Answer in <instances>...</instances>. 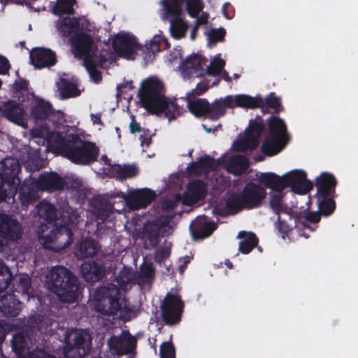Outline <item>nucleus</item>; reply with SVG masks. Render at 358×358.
I'll return each instance as SVG.
<instances>
[{"mask_svg": "<svg viewBox=\"0 0 358 358\" xmlns=\"http://www.w3.org/2000/svg\"><path fill=\"white\" fill-rule=\"evenodd\" d=\"M178 203V200L167 199L162 202V208L164 211L174 210Z\"/></svg>", "mask_w": 358, "mask_h": 358, "instance_id": "e2e57ef3", "label": "nucleus"}, {"mask_svg": "<svg viewBox=\"0 0 358 358\" xmlns=\"http://www.w3.org/2000/svg\"><path fill=\"white\" fill-rule=\"evenodd\" d=\"M12 279L13 275L10 268L0 261V293L8 287Z\"/></svg>", "mask_w": 358, "mask_h": 358, "instance_id": "de8ad7c7", "label": "nucleus"}, {"mask_svg": "<svg viewBox=\"0 0 358 358\" xmlns=\"http://www.w3.org/2000/svg\"><path fill=\"white\" fill-rule=\"evenodd\" d=\"M160 358H176V349L171 341L164 342L159 348Z\"/></svg>", "mask_w": 358, "mask_h": 358, "instance_id": "3c124183", "label": "nucleus"}, {"mask_svg": "<svg viewBox=\"0 0 358 358\" xmlns=\"http://www.w3.org/2000/svg\"><path fill=\"white\" fill-rule=\"evenodd\" d=\"M237 237L243 239L239 243L238 248L239 251L243 254L250 253L259 243L258 238L253 232L241 231L238 233Z\"/></svg>", "mask_w": 358, "mask_h": 358, "instance_id": "72a5a7b5", "label": "nucleus"}, {"mask_svg": "<svg viewBox=\"0 0 358 358\" xmlns=\"http://www.w3.org/2000/svg\"><path fill=\"white\" fill-rule=\"evenodd\" d=\"M259 108L263 112L264 110H271L270 113L273 114H278L283 109L280 97L278 96L275 92H270L264 99H262V104Z\"/></svg>", "mask_w": 358, "mask_h": 358, "instance_id": "4c0bfd02", "label": "nucleus"}, {"mask_svg": "<svg viewBox=\"0 0 358 358\" xmlns=\"http://www.w3.org/2000/svg\"><path fill=\"white\" fill-rule=\"evenodd\" d=\"M266 194L264 187L249 182L240 193L232 195L227 200L226 206L230 213L235 215L245 209L251 210L260 207Z\"/></svg>", "mask_w": 358, "mask_h": 358, "instance_id": "0eeeda50", "label": "nucleus"}, {"mask_svg": "<svg viewBox=\"0 0 358 358\" xmlns=\"http://www.w3.org/2000/svg\"><path fill=\"white\" fill-rule=\"evenodd\" d=\"M164 85L157 79L147 78L141 82L138 97L142 106L150 113L164 114L169 120H175L180 114V107L164 94Z\"/></svg>", "mask_w": 358, "mask_h": 358, "instance_id": "20e7f679", "label": "nucleus"}, {"mask_svg": "<svg viewBox=\"0 0 358 358\" xmlns=\"http://www.w3.org/2000/svg\"><path fill=\"white\" fill-rule=\"evenodd\" d=\"M206 195V187L204 182L201 180L190 182L185 193V199L192 203L203 199Z\"/></svg>", "mask_w": 358, "mask_h": 358, "instance_id": "c85d7f7f", "label": "nucleus"}, {"mask_svg": "<svg viewBox=\"0 0 358 358\" xmlns=\"http://www.w3.org/2000/svg\"><path fill=\"white\" fill-rule=\"evenodd\" d=\"M29 82L22 78L16 80L13 85V93L18 95L19 93L27 92L29 90Z\"/></svg>", "mask_w": 358, "mask_h": 358, "instance_id": "6e6d98bb", "label": "nucleus"}, {"mask_svg": "<svg viewBox=\"0 0 358 358\" xmlns=\"http://www.w3.org/2000/svg\"><path fill=\"white\" fill-rule=\"evenodd\" d=\"M189 111L196 117H201L205 115L208 117L209 102L206 99H197L189 101L187 104Z\"/></svg>", "mask_w": 358, "mask_h": 358, "instance_id": "58836bf2", "label": "nucleus"}, {"mask_svg": "<svg viewBox=\"0 0 358 358\" xmlns=\"http://www.w3.org/2000/svg\"><path fill=\"white\" fill-rule=\"evenodd\" d=\"M249 167V160L243 155H235L230 158L227 164V171L234 176L243 175Z\"/></svg>", "mask_w": 358, "mask_h": 358, "instance_id": "473e14b6", "label": "nucleus"}, {"mask_svg": "<svg viewBox=\"0 0 358 358\" xmlns=\"http://www.w3.org/2000/svg\"><path fill=\"white\" fill-rule=\"evenodd\" d=\"M131 280L130 269L124 266L115 278L117 285L107 283L97 287L94 294L96 311L103 316L118 315L120 318L128 320L131 309L127 306L124 298H122L120 289H125Z\"/></svg>", "mask_w": 358, "mask_h": 358, "instance_id": "f257e3e1", "label": "nucleus"}, {"mask_svg": "<svg viewBox=\"0 0 358 358\" xmlns=\"http://www.w3.org/2000/svg\"><path fill=\"white\" fill-rule=\"evenodd\" d=\"M99 250V244L93 238H87L76 243L74 253L78 259H84L94 257Z\"/></svg>", "mask_w": 358, "mask_h": 358, "instance_id": "393cba45", "label": "nucleus"}, {"mask_svg": "<svg viewBox=\"0 0 358 358\" xmlns=\"http://www.w3.org/2000/svg\"><path fill=\"white\" fill-rule=\"evenodd\" d=\"M259 144L255 139H252L251 137L245 134L243 139L237 141L234 143V149L238 152H246L248 150L253 151L257 149Z\"/></svg>", "mask_w": 358, "mask_h": 358, "instance_id": "49530a36", "label": "nucleus"}, {"mask_svg": "<svg viewBox=\"0 0 358 358\" xmlns=\"http://www.w3.org/2000/svg\"><path fill=\"white\" fill-rule=\"evenodd\" d=\"M14 292L24 300H29L31 296V281L27 273H20L16 276L13 284Z\"/></svg>", "mask_w": 358, "mask_h": 358, "instance_id": "c756f323", "label": "nucleus"}, {"mask_svg": "<svg viewBox=\"0 0 358 358\" xmlns=\"http://www.w3.org/2000/svg\"><path fill=\"white\" fill-rule=\"evenodd\" d=\"M181 13L178 14H165L166 17H172L170 24V30L173 37L177 39L185 37L188 24L181 17Z\"/></svg>", "mask_w": 358, "mask_h": 358, "instance_id": "2f4dec72", "label": "nucleus"}, {"mask_svg": "<svg viewBox=\"0 0 358 358\" xmlns=\"http://www.w3.org/2000/svg\"><path fill=\"white\" fill-rule=\"evenodd\" d=\"M78 27V20L75 17L70 18L69 17H63L57 24L59 34L63 37L69 36Z\"/></svg>", "mask_w": 358, "mask_h": 358, "instance_id": "37998d69", "label": "nucleus"}, {"mask_svg": "<svg viewBox=\"0 0 358 358\" xmlns=\"http://www.w3.org/2000/svg\"><path fill=\"white\" fill-rule=\"evenodd\" d=\"M184 308V303L180 296L167 293L162 305V317L167 325L178 324L181 320V315Z\"/></svg>", "mask_w": 358, "mask_h": 358, "instance_id": "f8f14e48", "label": "nucleus"}, {"mask_svg": "<svg viewBox=\"0 0 358 358\" xmlns=\"http://www.w3.org/2000/svg\"><path fill=\"white\" fill-rule=\"evenodd\" d=\"M52 113L51 104L41 99L38 101L31 110V117L36 120H45Z\"/></svg>", "mask_w": 358, "mask_h": 358, "instance_id": "e433bc0d", "label": "nucleus"}, {"mask_svg": "<svg viewBox=\"0 0 358 358\" xmlns=\"http://www.w3.org/2000/svg\"><path fill=\"white\" fill-rule=\"evenodd\" d=\"M20 171L21 166L15 158H3L0 162V203L8 195L12 197L17 193L21 181L18 177Z\"/></svg>", "mask_w": 358, "mask_h": 358, "instance_id": "1a4fd4ad", "label": "nucleus"}, {"mask_svg": "<svg viewBox=\"0 0 358 358\" xmlns=\"http://www.w3.org/2000/svg\"><path fill=\"white\" fill-rule=\"evenodd\" d=\"M155 192L150 189L144 188L131 192L128 195L123 192H113L107 199L101 196L93 197L91 201V206L95 210L99 218L105 220L109 217L114 209V203L112 199H121L125 201L127 206L132 210L144 208L155 200Z\"/></svg>", "mask_w": 358, "mask_h": 358, "instance_id": "39448f33", "label": "nucleus"}, {"mask_svg": "<svg viewBox=\"0 0 358 358\" xmlns=\"http://www.w3.org/2000/svg\"><path fill=\"white\" fill-rule=\"evenodd\" d=\"M35 185L41 191L53 192L62 189L65 180L56 172H43L39 175Z\"/></svg>", "mask_w": 358, "mask_h": 358, "instance_id": "a211bd4d", "label": "nucleus"}, {"mask_svg": "<svg viewBox=\"0 0 358 358\" xmlns=\"http://www.w3.org/2000/svg\"><path fill=\"white\" fill-rule=\"evenodd\" d=\"M285 196V192L269 193V206L275 215L289 213V208L286 203H283Z\"/></svg>", "mask_w": 358, "mask_h": 358, "instance_id": "f704fd0d", "label": "nucleus"}, {"mask_svg": "<svg viewBox=\"0 0 358 358\" xmlns=\"http://www.w3.org/2000/svg\"><path fill=\"white\" fill-rule=\"evenodd\" d=\"M217 226L213 222H208L206 217H197L190 224L189 229L194 238H204L210 236Z\"/></svg>", "mask_w": 358, "mask_h": 358, "instance_id": "5701e85b", "label": "nucleus"}, {"mask_svg": "<svg viewBox=\"0 0 358 358\" xmlns=\"http://www.w3.org/2000/svg\"><path fill=\"white\" fill-rule=\"evenodd\" d=\"M226 96L223 99H216L211 104L209 103L208 117L211 120H217L220 117L226 114Z\"/></svg>", "mask_w": 358, "mask_h": 358, "instance_id": "a19ab883", "label": "nucleus"}, {"mask_svg": "<svg viewBox=\"0 0 358 358\" xmlns=\"http://www.w3.org/2000/svg\"><path fill=\"white\" fill-rule=\"evenodd\" d=\"M58 90L62 99L76 97L80 94L77 85L66 78H60Z\"/></svg>", "mask_w": 358, "mask_h": 358, "instance_id": "c9c22d12", "label": "nucleus"}, {"mask_svg": "<svg viewBox=\"0 0 358 358\" xmlns=\"http://www.w3.org/2000/svg\"><path fill=\"white\" fill-rule=\"evenodd\" d=\"M226 105L229 108L234 107L255 109L259 108L262 104V97L260 95H257L253 97L245 94H236L234 96L232 95L226 96Z\"/></svg>", "mask_w": 358, "mask_h": 358, "instance_id": "aec40b11", "label": "nucleus"}, {"mask_svg": "<svg viewBox=\"0 0 358 358\" xmlns=\"http://www.w3.org/2000/svg\"><path fill=\"white\" fill-rule=\"evenodd\" d=\"M38 213L46 222L40 226L38 231V242L43 248L60 252L73 242V234L66 224H59L57 210L53 204L43 201L38 205Z\"/></svg>", "mask_w": 358, "mask_h": 358, "instance_id": "f03ea898", "label": "nucleus"}, {"mask_svg": "<svg viewBox=\"0 0 358 358\" xmlns=\"http://www.w3.org/2000/svg\"><path fill=\"white\" fill-rule=\"evenodd\" d=\"M265 129L263 120L261 117H257L255 120H250L248 127L245 130V134L252 139H255L259 144V139Z\"/></svg>", "mask_w": 358, "mask_h": 358, "instance_id": "c03bdc74", "label": "nucleus"}, {"mask_svg": "<svg viewBox=\"0 0 358 358\" xmlns=\"http://www.w3.org/2000/svg\"><path fill=\"white\" fill-rule=\"evenodd\" d=\"M167 220L157 219L148 222L143 227V234L151 247H156L160 241V234H163V229L167 224Z\"/></svg>", "mask_w": 358, "mask_h": 358, "instance_id": "4be33fe9", "label": "nucleus"}, {"mask_svg": "<svg viewBox=\"0 0 358 358\" xmlns=\"http://www.w3.org/2000/svg\"><path fill=\"white\" fill-rule=\"evenodd\" d=\"M141 273L143 277L150 278L154 275V269L151 265H145L141 268Z\"/></svg>", "mask_w": 358, "mask_h": 358, "instance_id": "338daca9", "label": "nucleus"}, {"mask_svg": "<svg viewBox=\"0 0 358 358\" xmlns=\"http://www.w3.org/2000/svg\"><path fill=\"white\" fill-rule=\"evenodd\" d=\"M322 214L318 212L310 211L306 213L303 215L305 221L302 222V226L306 229H309L313 231L315 229H312L307 222H311L317 224L320 221Z\"/></svg>", "mask_w": 358, "mask_h": 358, "instance_id": "864d4df0", "label": "nucleus"}, {"mask_svg": "<svg viewBox=\"0 0 358 358\" xmlns=\"http://www.w3.org/2000/svg\"><path fill=\"white\" fill-rule=\"evenodd\" d=\"M160 48L159 38L157 36H155L153 39L150 40V41L145 45V49L148 51L150 57L156 52H159Z\"/></svg>", "mask_w": 358, "mask_h": 358, "instance_id": "4d7b16f0", "label": "nucleus"}, {"mask_svg": "<svg viewBox=\"0 0 358 358\" xmlns=\"http://www.w3.org/2000/svg\"><path fill=\"white\" fill-rule=\"evenodd\" d=\"M207 62L208 59L206 57L194 54L180 64V69L182 73L189 78L201 77L205 75L204 66Z\"/></svg>", "mask_w": 358, "mask_h": 358, "instance_id": "2eb2a0df", "label": "nucleus"}, {"mask_svg": "<svg viewBox=\"0 0 358 358\" xmlns=\"http://www.w3.org/2000/svg\"><path fill=\"white\" fill-rule=\"evenodd\" d=\"M73 52L77 58L92 57L93 39L85 32L78 33L71 38Z\"/></svg>", "mask_w": 358, "mask_h": 358, "instance_id": "dca6fc26", "label": "nucleus"}, {"mask_svg": "<svg viewBox=\"0 0 358 358\" xmlns=\"http://www.w3.org/2000/svg\"><path fill=\"white\" fill-rule=\"evenodd\" d=\"M31 343L30 337L24 331L14 334L10 341L12 350L18 358H24L29 354Z\"/></svg>", "mask_w": 358, "mask_h": 358, "instance_id": "b1692460", "label": "nucleus"}, {"mask_svg": "<svg viewBox=\"0 0 358 358\" xmlns=\"http://www.w3.org/2000/svg\"><path fill=\"white\" fill-rule=\"evenodd\" d=\"M31 358H57L56 357L46 353L44 350H39L35 353H32Z\"/></svg>", "mask_w": 358, "mask_h": 358, "instance_id": "774afa93", "label": "nucleus"}, {"mask_svg": "<svg viewBox=\"0 0 358 358\" xmlns=\"http://www.w3.org/2000/svg\"><path fill=\"white\" fill-rule=\"evenodd\" d=\"M91 335L86 331L76 330L65 337V358H84L92 350Z\"/></svg>", "mask_w": 358, "mask_h": 358, "instance_id": "9b49d317", "label": "nucleus"}, {"mask_svg": "<svg viewBox=\"0 0 358 358\" xmlns=\"http://www.w3.org/2000/svg\"><path fill=\"white\" fill-rule=\"evenodd\" d=\"M214 158L209 155H206L200 158L198 162L192 163V168L201 167V169H210L214 166Z\"/></svg>", "mask_w": 358, "mask_h": 358, "instance_id": "5fc2aeb1", "label": "nucleus"}, {"mask_svg": "<svg viewBox=\"0 0 358 358\" xmlns=\"http://www.w3.org/2000/svg\"><path fill=\"white\" fill-rule=\"evenodd\" d=\"M83 64L91 79L96 83L101 82L102 76L101 72L96 69L98 66L96 61L92 57H87L84 58Z\"/></svg>", "mask_w": 358, "mask_h": 358, "instance_id": "a18cd8bd", "label": "nucleus"}, {"mask_svg": "<svg viewBox=\"0 0 358 358\" xmlns=\"http://www.w3.org/2000/svg\"><path fill=\"white\" fill-rule=\"evenodd\" d=\"M21 226L13 215L0 214V237L15 241L21 236Z\"/></svg>", "mask_w": 358, "mask_h": 358, "instance_id": "6ab92c4d", "label": "nucleus"}, {"mask_svg": "<svg viewBox=\"0 0 358 358\" xmlns=\"http://www.w3.org/2000/svg\"><path fill=\"white\" fill-rule=\"evenodd\" d=\"M2 113L8 120L18 125H22L24 122V110L15 101L8 100L3 102Z\"/></svg>", "mask_w": 358, "mask_h": 358, "instance_id": "a878e982", "label": "nucleus"}, {"mask_svg": "<svg viewBox=\"0 0 358 358\" xmlns=\"http://www.w3.org/2000/svg\"><path fill=\"white\" fill-rule=\"evenodd\" d=\"M93 59L96 61V64L97 66L101 68H103L104 65H106V62L108 61V54L103 55L100 53L97 55L96 52H92Z\"/></svg>", "mask_w": 358, "mask_h": 358, "instance_id": "052dcab7", "label": "nucleus"}, {"mask_svg": "<svg viewBox=\"0 0 358 358\" xmlns=\"http://www.w3.org/2000/svg\"><path fill=\"white\" fill-rule=\"evenodd\" d=\"M226 35V30L221 27L219 29H212L209 33V40L217 43L223 41Z\"/></svg>", "mask_w": 358, "mask_h": 358, "instance_id": "13d9d810", "label": "nucleus"}, {"mask_svg": "<svg viewBox=\"0 0 358 358\" xmlns=\"http://www.w3.org/2000/svg\"><path fill=\"white\" fill-rule=\"evenodd\" d=\"M31 64L38 69L51 67L57 62L55 52L49 48H34L29 54Z\"/></svg>", "mask_w": 358, "mask_h": 358, "instance_id": "f3484780", "label": "nucleus"}, {"mask_svg": "<svg viewBox=\"0 0 358 358\" xmlns=\"http://www.w3.org/2000/svg\"><path fill=\"white\" fill-rule=\"evenodd\" d=\"M37 192L32 183L23 182L19 189V199L22 206H28L36 200Z\"/></svg>", "mask_w": 358, "mask_h": 358, "instance_id": "ea45409f", "label": "nucleus"}, {"mask_svg": "<svg viewBox=\"0 0 358 358\" xmlns=\"http://www.w3.org/2000/svg\"><path fill=\"white\" fill-rule=\"evenodd\" d=\"M225 62L222 59H215L210 65L206 66L205 74L216 76L224 69Z\"/></svg>", "mask_w": 358, "mask_h": 358, "instance_id": "603ef678", "label": "nucleus"}, {"mask_svg": "<svg viewBox=\"0 0 358 358\" xmlns=\"http://www.w3.org/2000/svg\"><path fill=\"white\" fill-rule=\"evenodd\" d=\"M10 65L6 57L0 55V75H6L8 73Z\"/></svg>", "mask_w": 358, "mask_h": 358, "instance_id": "0e129e2a", "label": "nucleus"}, {"mask_svg": "<svg viewBox=\"0 0 358 358\" xmlns=\"http://www.w3.org/2000/svg\"><path fill=\"white\" fill-rule=\"evenodd\" d=\"M76 3V0H57L52 8V13L58 16L65 14L73 15L75 13L73 6Z\"/></svg>", "mask_w": 358, "mask_h": 358, "instance_id": "79ce46f5", "label": "nucleus"}, {"mask_svg": "<svg viewBox=\"0 0 358 358\" xmlns=\"http://www.w3.org/2000/svg\"><path fill=\"white\" fill-rule=\"evenodd\" d=\"M182 3L183 0H165V14H178L179 12H182Z\"/></svg>", "mask_w": 358, "mask_h": 358, "instance_id": "8fccbe9b", "label": "nucleus"}, {"mask_svg": "<svg viewBox=\"0 0 358 358\" xmlns=\"http://www.w3.org/2000/svg\"><path fill=\"white\" fill-rule=\"evenodd\" d=\"M222 13L224 16L229 20L232 19L234 16V10L229 3L223 5Z\"/></svg>", "mask_w": 358, "mask_h": 358, "instance_id": "69168bd1", "label": "nucleus"}, {"mask_svg": "<svg viewBox=\"0 0 358 358\" xmlns=\"http://www.w3.org/2000/svg\"><path fill=\"white\" fill-rule=\"evenodd\" d=\"M108 170L110 177L116 178L119 180L134 178L138 173L137 167L132 164H124L123 166L115 164L110 166Z\"/></svg>", "mask_w": 358, "mask_h": 358, "instance_id": "7c9ffc66", "label": "nucleus"}, {"mask_svg": "<svg viewBox=\"0 0 358 358\" xmlns=\"http://www.w3.org/2000/svg\"><path fill=\"white\" fill-rule=\"evenodd\" d=\"M277 222H275V227L278 231L282 234V237L285 238V236L288 234L292 228L285 222L281 220L280 214L276 215Z\"/></svg>", "mask_w": 358, "mask_h": 358, "instance_id": "bf43d9fd", "label": "nucleus"}, {"mask_svg": "<svg viewBox=\"0 0 358 358\" xmlns=\"http://www.w3.org/2000/svg\"><path fill=\"white\" fill-rule=\"evenodd\" d=\"M204 5L201 0H188L187 1V11L189 15L195 18L202 12Z\"/></svg>", "mask_w": 358, "mask_h": 358, "instance_id": "09e8293b", "label": "nucleus"}, {"mask_svg": "<svg viewBox=\"0 0 358 358\" xmlns=\"http://www.w3.org/2000/svg\"><path fill=\"white\" fill-rule=\"evenodd\" d=\"M268 136L262 145V151L268 157L281 152L290 141L285 122L277 116H271L268 121Z\"/></svg>", "mask_w": 358, "mask_h": 358, "instance_id": "6e6552de", "label": "nucleus"}, {"mask_svg": "<svg viewBox=\"0 0 358 358\" xmlns=\"http://www.w3.org/2000/svg\"><path fill=\"white\" fill-rule=\"evenodd\" d=\"M287 187L296 194L304 195L313 189L312 182L306 178L304 171L295 169L285 173Z\"/></svg>", "mask_w": 358, "mask_h": 358, "instance_id": "4468645a", "label": "nucleus"}, {"mask_svg": "<svg viewBox=\"0 0 358 358\" xmlns=\"http://www.w3.org/2000/svg\"><path fill=\"white\" fill-rule=\"evenodd\" d=\"M208 90V85L207 83H199L196 85L195 89L192 90L191 94L194 96H200L205 93Z\"/></svg>", "mask_w": 358, "mask_h": 358, "instance_id": "680f3d73", "label": "nucleus"}, {"mask_svg": "<svg viewBox=\"0 0 358 358\" xmlns=\"http://www.w3.org/2000/svg\"><path fill=\"white\" fill-rule=\"evenodd\" d=\"M20 296L15 294H5L0 297V312L7 317H15L19 315L22 309Z\"/></svg>", "mask_w": 358, "mask_h": 358, "instance_id": "412c9836", "label": "nucleus"}, {"mask_svg": "<svg viewBox=\"0 0 358 358\" xmlns=\"http://www.w3.org/2000/svg\"><path fill=\"white\" fill-rule=\"evenodd\" d=\"M112 46L117 55L127 59L134 58L135 50H143V47L137 42L136 38L129 34L116 35L113 40Z\"/></svg>", "mask_w": 358, "mask_h": 358, "instance_id": "ddd939ff", "label": "nucleus"}, {"mask_svg": "<svg viewBox=\"0 0 358 358\" xmlns=\"http://www.w3.org/2000/svg\"><path fill=\"white\" fill-rule=\"evenodd\" d=\"M51 150L78 165H89L96 161L99 148L93 142L83 141L77 134L64 136L60 132H52L48 136Z\"/></svg>", "mask_w": 358, "mask_h": 358, "instance_id": "7ed1b4c3", "label": "nucleus"}, {"mask_svg": "<svg viewBox=\"0 0 358 358\" xmlns=\"http://www.w3.org/2000/svg\"><path fill=\"white\" fill-rule=\"evenodd\" d=\"M259 180L265 187L272 189V192H284L287 187L285 174L279 176L274 173H262Z\"/></svg>", "mask_w": 358, "mask_h": 358, "instance_id": "bb28decb", "label": "nucleus"}, {"mask_svg": "<svg viewBox=\"0 0 358 358\" xmlns=\"http://www.w3.org/2000/svg\"><path fill=\"white\" fill-rule=\"evenodd\" d=\"M337 185L336 178L329 173H322L316 178V198L320 213L329 216L336 209L335 188Z\"/></svg>", "mask_w": 358, "mask_h": 358, "instance_id": "9d476101", "label": "nucleus"}, {"mask_svg": "<svg viewBox=\"0 0 358 358\" xmlns=\"http://www.w3.org/2000/svg\"><path fill=\"white\" fill-rule=\"evenodd\" d=\"M81 273L87 282H98L104 275L103 266L94 261L84 262L81 266Z\"/></svg>", "mask_w": 358, "mask_h": 358, "instance_id": "cd10ccee", "label": "nucleus"}, {"mask_svg": "<svg viewBox=\"0 0 358 358\" xmlns=\"http://www.w3.org/2000/svg\"><path fill=\"white\" fill-rule=\"evenodd\" d=\"M46 278L50 289L62 301L71 303L78 300L79 280L69 268L63 266H54Z\"/></svg>", "mask_w": 358, "mask_h": 358, "instance_id": "423d86ee", "label": "nucleus"}]
</instances>
